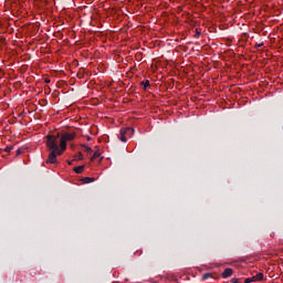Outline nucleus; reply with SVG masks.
Here are the masks:
<instances>
[{"label":"nucleus","mask_w":283,"mask_h":283,"mask_svg":"<svg viewBox=\"0 0 283 283\" xmlns=\"http://www.w3.org/2000/svg\"><path fill=\"white\" fill-rule=\"evenodd\" d=\"M60 136L61 133L46 136V148L50 151L45 161L46 165H56V163H59V156H63V154H65V150L61 147V139L59 140V138H61Z\"/></svg>","instance_id":"f257e3e1"},{"label":"nucleus","mask_w":283,"mask_h":283,"mask_svg":"<svg viewBox=\"0 0 283 283\" xmlns=\"http://www.w3.org/2000/svg\"><path fill=\"white\" fill-rule=\"evenodd\" d=\"M76 138V132H65V133H62L60 134V140H61V147H62V150H65L67 149V144L69 143H72V140H74Z\"/></svg>","instance_id":"f03ea898"},{"label":"nucleus","mask_w":283,"mask_h":283,"mask_svg":"<svg viewBox=\"0 0 283 283\" xmlns=\"http://www.w3.org/2000/svg\"><path fill=\"white\" fill-rule=\"evenodd\" d=\"M130 136H134V128L132 127L120 128L119 140H122V143H127V138H129Z\"/></svg>","instance_id":"7ed1b4c3"},{"label":"nucleus","mask_w":283,"mask_h":283,"mask_svg":"<svg viewBox=\"0 0 283 283\" xmlns=\"http://www.w3.org/2000/svg\"><path fill=\"white\" fill-rule=\"evenodd\" d=\"M231 275H233V269H231V268H228L222 272L223 279L231 277Z\"/></svg>","instance_id":"20e7f679"},{"label":"nucleus","mask_w":283,"mask_h":283,"mask_svg":"<svg viewBox=\"0 0 283 283\" xmlns=\"http://www.w3.org/2000/svg\"><path fill=\"white\" fill-rule=\"evenodd\" d=\"M95 181H96V178H94V177H84V178H82V182L84 185H90V182H95Z\"/></svg>","instance_id":"39448f33"},{"label":"nucleus","mask_w":283,"mask_h":283,"mask_svg":"<svg viewBox=\"0 0 283 283\" xmlns=\"http://www.w3.org/2000/svg\"><path fill=\"white\" fill-rule=\"evenodd\" d=\"M252 277H253L254 282H262V280H264V273L260 272Z\"/></svg>","instance_id":"423d86ee"},{"label":"nucleus","mask_w":283,"mask_h":283,"mask_svg":"<svg viewBox=\"0 0 283 283\" xmlns=\"http://www.w3.org/2000/svg\"><path fill=\"white\" fill-rule=\"evenodd\" d=\"M73 171L75 174H81L82 171H85V166H77L73 168Z\"/></svg>","instance_id":"0eeeda50"},{"label":"nucleus","mask_w":283,"mask_h":283,"mask_svg":"<svg viewBox=\"0 0 283 283\" xmlns=\"http://www.w3.org/2000/svg\"><path fill=\"white\" fill-rule=\"evenodd\" d=\"M96 158H101V151H98V150H96V151L93 154L91 160H96Z\"/></svg>","instance_id":"6e6552de"},{"label":"nucleus","mask_w":283,"mask_h":283,"mask_svg":"<svg viewBox=\"0 0 283 283\" xmlns=\"http://www.w3.org/2000/svg\"><path fill=\"white\" fill-rule=\"evenodd\" d=\"M142 85L144 86V90H147L149 87V80L143 81Z\"/></svg>","instance_id":"1a4fd4ad"},{"label":"nucleus","mask_w":283,"mask_h":283,"mask_svg":"<svg viewBox=\"0 0 283 283\" xmlns=\"http://www.w3.org/2000/svg\"><path fill=\"white\" fill-rule=\"evenodd\" d=\"M75 160H83V153H78L77 156H75Z\"/></svg>","instance_id":"9d476101"},{"label":"nucleus","mask_w":283,"mask_h":283,"mask_svg":"<svg viewBox=\"0 0 283 283\" xmlns=\"http://www.w3.org/2000/svg\"><path fill=\"white\" fill-rule=\"evenodd\" d=\"M251 282H255V281L253 280V276H252V277H248V279L244 280V283H251Z\"/></svg>","instance_id":"9b49d317"},{"label":"nucleus","mask_w":283,"mask_h":283,"mask_svg":"<svg viewBox=\"0 0 283 283\" xmlns=\"http://www.w3.org/2000/svg\"><path fill=\"white\" fill-rule=\"evenodd\" d=\"M207 277H211V274L207 273L203 275V280H207Z\"/></svg>","instance_id":"f8f14e48"},{"label":"nucleus","mask_w":283,"mask_h":283,"mask_svg":"<svg viewBox=\"0 0 283 283\" xmlns=\"http://www.w3.org/2000/svg\"><path fill=\"white\" fill-rule=\"evenodd\" d=\"M196 36H200V32L196 29Z\"/></svg>","instance_id":"ddd939ff"},{"label":"nucleus","mask_w":283,"mask_h":283,"mask_svg":"<svg viewBox=\"0 0 283 283\" xmlns=\"http://www.w3.org/2000/svg\"><path fill=\"white\" fill-rule=\"evenodd\" d=\"M262 45H264V43L258 44V48H262Z\"/></svg>","instance_id":"4468645a"},{"label":"nucleus","mask_w":283,"mask_h":283,"mask_svg":"<svg viewBox=\"0 0 283 283\" xmlns=\"http://www.w3.org/2000/svg\"><path fill=\"white\" fill-rule=\"evenodd\" d=\"M31 274L36 275V272H32Z\"/></svg>","instance_id":"2eb2a0df"},{"label":"nucleus","mask_w":283,"mask_h":283,"mask_svg":"<svg viewBox=\"0 0 283 283\" xmlns=\"http://www.w3.org/2000/svg\"><path fill=\"white\" fill-rule=\"evenodd\" d=\"M6 151H10V148H7Z\"/></svg>","instance_id":"dca6fc26"},{"label":"nucleus","mask_w":283,"mask_h":283,"mask_svg":"<svg viewBox=\"0 0 283 283\" xmlns=\"http://www.w3.org/2000/svg\"><path fill=\"white\" fill-rule=\"evenodd\" d=\"M69 165H72V161H69Z\"/></svg>","instance_id":"f3484780"}]
</instances>
